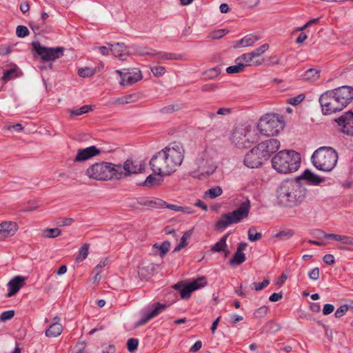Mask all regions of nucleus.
<instances>
[{"label": "nucleus", "mask_w": 353, "mask_h": 353, "mask_svg": "<svg viewBox=\"0 0 353 353\" xmlns=\"http://www.w3.org/2000/svg\"><path fill=\"white\" fill-rule=\"evenodd\" d=\"M276 199L279 205L292 208L301 205L307 198L309 191L299 179L285 180L276 189Z\"/></svg>", "instance_id": "f257e3e1"}, {"label": "nucleus", "mask_w": 353, "mask_h": 353, "mask_svg": "<svg viewBox=\"0 0 353 353\" xmlns=\"http://www.w3.org/2000/svg\"><path fill=\"white\" fill-rule=\"evenodd\" d=\"M353 100V88L343 85L327 90L319 97L322 113L324 115L341 111Z\"/></svg>", "instance_id": "f03ea898"}, {"label": "nucleus", "mask_w": 353, "mask_h": 353, "mask_svg": "<svg viewBox=\"0 0 353 353\" xmlns=\"http://www.w3.org/2000/svg\"><path fill=\"white\" fill-rule=\"evenodd\" d=\"M301 165V155L292 150H283L272 159V168L279 173L288 174L296 171Z\"/></svg>", "instance_id": "7ed1b4c3"}, {"label": "nucleus", "mask_w": 353, "mask_h": 353, "mask_svg": "<svg viewBox=\"0 0 353 353\" xmlns=\"http://www.w3.org/2000/svg\"><path fill=\"white\" fill-rule=\"evenodd\" d=\"M117 164L100 161L94 163L85 170V175L97 181L121 179V172L117 169Z\"/></svg>", "instance_id": "20e7f679"}, {"label": "nucleus", "mask_w": 353, "mask_h": 353, "mask_svg": "<svg viewBox=\"0 0 353 353\" xmlns=\"http://www.w3.org/2000/svg\"><path fill=\"white\" fill-rule=\"evenodd\" d=\"M337 160L338 154L331 147H321L312 156L314 166L324 172L331 171L335 167Z\"/></svg>", "instance_id": "39448f33"}, {"label": "nucleus", "mask_w": 353, "mask_h": 353, "mask_svg": "<svg viewBox=\"0 0 353 353\" xmlns=\"http://www.w3.org/2000/svg\"><path fill=\"white\" fill-rule=\"evenodd\" d=\"M250 209V201L247 199L236 210L223 214L215 225L216 230H221L231 224L239 223L248 216Z\"/></svg>", "instance_id": "423d86ee"}, {"label": "nucleus", "mask_w": 353, "mask_h": 353, "mask_svg": "<svg viewBox=\"0 0 353 353\" xmlns=\"http://www.w3.org/2000/svg\"><path fill=\"white\" fill-rule=\"evenodd\" d=\"M284 127L283 117L275 114H267L261 117L258 123L260 133L265 137L276 136Z\"/></svg>", "instance_id": "0eeeda50"}, {"label": "nucleus", "mask_w": 353, "mask_h": 353, "mask_svg": "<svg viewBox=\"0 0 353 353\" xmlns=\"http://www.w3.org/2000/svg\"><path fill=\"white\" fill-rule=\"evenodd\" d=\"M165 152V157L170 174L174 172L176 168L180 166L184 159L185 150L183 145L179 143H172L165 148H163Z\"/></svg>", "instance_id": "6e6552de"}, {"label": "nucleus", "mask_w": 353, "mask_h": 353, "mask_svg": "<svg viewBox=\"0 0 353 353\" xmlns=\"http://www.w3.org/2000/svg\"><path fill=\"white\" fill-rule=\"evenodd\" d=\"M32 46L36 54L43 61H54L63 56L64 48H48L43 46L39 41H33Z\"/></svg>", "instance_id": "1a4fd4ad"}, {"label": "nucleus", "mask_w": 353, "mask_h": 353, "mask_svg": "<svg viewBox=\"0 0 353 353\" xmlns=\"http://www.w3.org/2000/svg\"><path fill=\"white\" fill-rule=\"evenodd\" d=\"M163 149L156 153L150 161V165L153 172L159 176L170 175Z\"/></svg>", "instance_id": "9d476101"}, {"label": "nucleus", "mask_w": 353, "mask_h": 353, "mask_svg": "<svg viewBox=\"0 0 353 353\" xmlns=\"http://www.w3.org/2000/svg\"><path fill=\"white\" fill-rule=\"evenodd\" d=\"M116 167L117 170H120L118 172H121V179H122L130 176L132 174L143 172L145 170V164L142 161L138 163L132 159H128L123 163V165L118 163Z\"/></svg>", "instance_id": "9b49d317"}, {"label": "nucleus", "mask_w": 353, "mask_h": 353, "mask_svg": "<svg viewBox=\"0 0 353 353\" xmlns=\"http://www.w3.org/2000/svg\"><path fill=\"white\" fill-rule=\"evenodd\" d=\"M168 307V305L155 302L144 311L141 318L136 323L135 327H139L146 324L150 319L158 316Z\"/></svg>", "instance_id": "f8f14e48"}, {"label": "nucleus", "mask_w": 353, "mask_h": 353, "mask_svg": "<svg viewBox=\"0 0 353 353\" xmlns=\"http://www.w3.org/2000/svg\"><path fill=\"white\" fill-rule=\"evenodd\" d=\"M266 159L263 156L257 145L251 149L245 156L244 165L250 168L260 167Z\"/></svg>", "instance_id": "ddd939ff"}, {"label": "nucleus", "mask_w": 353, "mask_h": 353, "mask_svg": "<svg viewBox=\"0 0 353 353\" xmlns=\"http://www.w3.org/2000/svg\"><path fill=\"white\" fill-rule=\"evenodd\" d=\"M208 154L203 152L195 161L197 170L202 176H209L214 172L216 167L208 160Z\"/></svg>", "instance_id": "4468645a"}, {"label": "nucleus", "mask_w": 353, "mask_h": 353, "mask_svg": "<svg viewBox=\"0 0 353 353\" xmlns=\"http://www.w3.org/2000/svg\"><path fill=\"white\" fill-rule=\"evenodd\" d=\"M266 161L280 148V142L276 139H270L257 145Z\"/></svg>", "instance_id": "2eb2a0df"}, {"label": "nucleus", "mask_w": 353, "mask_h": 353, "mask_svg": "<svg viewBox=\"0 0 353 353\" xmlns=\"http://www.w3.org/2000/svg\"><path fill=\"white\" fill-rule=\"evenodd\" d=\"M206 284L207 281L205 276H201L197 280L193 281L188 284H183L180 292L181 299H189L194 291L204 287Z\"/></svg>", "instance_id": "dca6fc26"}, {"label": "nucleus", "mask_w": 353, "mask_h": 353, "mask_svg": "<svg viewBox=\"0 0 353 353\" xmlns=\"http://www.w3.org/2000/svg\"><path fill=\"white\" fill-rule=\"evenodd\" d=\"M341 127V131L353 137V112L347 111L335 120Z\"/></svg>", "instance_id": "f3484780"}, {"label": "nucleus", "mask_w": 353, "mask_h": 353, "mask_svg": "<svg viewBox=\"0 0 353 353\" xmlns=\"http://www.w3.org/2000/svg\"><path fill=\"white\" fill-rule=\"evenodd\" d=\"M101 153V151L95 145H92L83 149H79L73 161L83 162L94 157L99 155Z\"/></svg>", "instance_id": "a211bd4d"}, {"label": "nucleus", "mask_w": 353, "mask_h": 353, "mask_svg": "<svg viewBox=\"0 0 353 353\" xmlns=\"http://www.w3.org/2000/svg\"><path fill=\"white\" fill-rule=\"evenodd\" d=\"M248 134L245 132V129L242 128H236L231 135L230 139L232 143L239 147L247 148L246 143H250L249 138H246Z\"/></svg>", "instance_id": "6ab92c4d"}, {"label": "nucleus", "mask_w": 353, "mask_h": 353, "mask_svg": "<svg viewBox=\"0 0 353 353\" xmlns=\"http://www.w3.org/2000/svg\"><path fill=\"white\" fill-rule=\"evenodd\" d=\"M121 77V84L123 85H132L139 80L141 79L142 74L141 72L135 69L132 72H122L121 71L117 70Z\"/></svg>", "instance_id": "aec40b11"}, {"label": "nucleus", "mask_w": 353, "mask_h": 353, "mask_svg": "<svg viewBox=\"0 0 353 353\" xmlns=\"http://www.w3.org/2000/svg\"><path fill=\"white\" fill-rule=\"evenodd\" d=\"M18 225L14 221H4L0 223V240L12 236L18 230Z\"/></svg>", "instance_id": "412c9836"}, {"label": "nucleus", "mask_w": 353, "mask_h": 353, "mask_svg": "<svg viewBox=\"0 0 353 353\" xmlns=\"http://www.w3.org/2000/svg\"><path fill=\"white\" fill-rule=\"evenodd\" d=\"M107 45L110 47V50L112 54L121 60H124V57L131 53L132 48L130 46H125L123 43H117L114 45L107 43Z\"/></svg>", "instance_id": "4be33fe9"}, {"label": "nucleus", "mask_w": 353, "mask_h": 353, "mask_svg": "<svg viewBox=\"0 0 353 353\" xmlns=\"http://www.w3.org/2000/svg\"><path fill=\"white\" fill-rule=\"evenodd\" d=\"M25 280L26 279L21 276H16L11 279L8 283L9 291L6 294V297H11L16 294L26 284Z\"/></svg>", "instance_id": "5701e85b"}, {"label": "nucleus", "mask_w": 353, "mask_h": 353, "mask_svg": "<svg viewBox=\"0 0 353 353\" xmlns=\"http://www.w3.org/2000/svg\"><path fill=\"white\" fill-rule=\"evenodd\" d=\"M248 244L245 242H241L237 247L236 252L233 255L232 258L230 260V265H239L246 260L245 254L243 252Z\"/></svg>", "instance_id": "b1692460"}, {"label": "nucleus", "mask_w": 353, "mask_h": 353, "mask_svg": "<svg viewBox=\"0 0 353 353\" xmlns=\"http://www.w3.org/2000/svg\"><path fill=\"white\" fill-rule=\"evenodd\" d=\"M296 179H299L300 183H302L301 181L303 180H306L309 183L312 185H319V183L325 181L324 179L321 178L309 170H305L301 175Z\"/></svg>", "instance_id": "393cba45"}, {"label": "nucleus", "mask_w": 353, "mask_h": 353, "mask_svg": "<svg viewBox=\"0 0 353 353\" xmlns=\"http://www.w3.org/2000/svg\"><path fill=\"white\" fill-rule=\"evenodd\" d=\"M53 320L54 322L49 326V327L46 331V336L48 337H56L59 336L63 331V326L59 321V318L58 316H55Z\"/></svg>", "instance_id": "a878e982"}, {"label": "nucleus", "mask_w": 353, "mask_h": 353, "mask_svg": "<svg viewBox=\"0 0 353 353\" xmlns=\"http://www.w3.org/2000/svg\"><path fill=\"white\" fill-rule=\"evenodd\" d=\"M321 70L317 68H310L307 70L303 74L302 79L306 81H315L320 77Z\"/></svg>", "instance_id": "bb28decb"}, {"label": "nucleus", "mask_w": 353, "mask_h": 353, "mask_svg": "<svg viewBox=\"0 0 353 353\" xmlns=\"http://www.w3.org/2000/svg\"><path fill=\"white\" fill-rule=\"evenodd\" d=\"M193 232V229H190L188 231H185L182 236L180 243L174 248L173 252H179L182 248L186 247L188 245V239H189Z\"/></svg>", "instance_id": "cd10ccee"}, {"label": "nucleus", "mask_w": 353, "mask_h": 353, "mask_svg": "<svg viewBox=\"0 0 353 353\" xmlns=\"http://www.w3.org/2000/svg\"><path fill=\"white\" fill-rule=\"evenodd\" d=\"M163 181V179L161 178H157L153 174H150L147 176L145 181H143L142 183H141V185L145 186V187H153L154 185H159L161 184Z\"/></svg>", "instance_id": "c85d7f7f"}, {"label": "nucleus", "mask_w": 353, "mask_h": 353, "mask_svg": "<svg viewBox=\"0 0 353 353\" xmlns=\"http://www.w3.org/2000/svg\"><path fill=\"white\" fill-rule=\"evenodd\" d=\"M229 235L230 234L228 233L221 237V239L213 245L212 250L216 252L225 251V248H227L226 240Z\"/></svg>", "instance_id": "c756f323"}, {"label": "nucleus", "mask_w": 353, "mask_h": 353, "mask_svg": "<svg viewBox=\"0 0 353 353\" xmlns=\"http://www.w3.org/2000/svg\"><path fill=\"white\" fill-rule=\"evenodd\" d=\"M131 48V53L130 54H134L137 55H149V56H154L155 55V50L150 49V51H146L148 48L146 47L141 48V47H132Z\"/></svg>", "instance_id": "7c9ffc66"}, {"label": "nucleus", "mask_w": 353, "mask_h": 353, "mask_svg": "<svg viewBox=\"0 0 353 353\" xmlns=\"http://www.w3.org/2000/svg\"><path fill=\"white\" fill-rule=\"evenodd\" d=\"M61 234V230L57 228H46L43 230L42 236L45 238L53 239L59 236Z\"/></svg>", "instance_id": "2f4dec72"}, {"label": "nucleus", "mask_w": 353, "mask_h": 353, "mask_svg": "<svg viewBox=\"0 0 353 353\" xmlns=\"http://www.w3.org/2000/svg\"><path fill=\"white\" fill-rule=\"evenodd\" d=\"M155 55L158 54L159 56V59L162 60H179L182 59V56L180 54H176L174 53H168V52H157L155 50L154 52Z\"/></svg>", "instance_id": "473e14b6"}, {"label": "nucleus", "mask_w": 353, "mask_h": 353, "mask_svg": "<svg viewBox=\"0 0 353 353\" xmlns=\"http://www.w3.org/2000/svg\"><path fill=\"white\" fill-rule=\"evenodd\" d=\"M248 239L252 241H259L262 239V234L258 232L256 227H251L248 232Z\"/></svg>", "instance_id": "72a5a7b5"}, {"label": "nucleus", "mask_w": 353, "mask_h": 353, "mask_svg": "<svg viewBox=\"0 0 353 353\" xmlns=\"http://www.w3.org/2000/svg\"><path fill=\"white\" fill-rule=\"evenodd\" d=\"M223 193V190L221 187L215 186L209 189L205 192V196L209 197L211 199H215L217 196L221 195Z\"/></svg>", "instance_id": "f704fd0d"}, {"label": "nucleus", "mask_w": 353, "mask_h": 353, "mask_svg": "<svg viewBox=\"0 0 353 353\" xmlns=\"http://www.w3.org/2000/svg\"><path fill=\"white\" fill-rule=\"evenodd\" d=\"M89 244L85 243L82 245L79 251V254L76 257L77 262H81L86 259L88 254Z\"/></svg>", "instance_id": "c9c22d12"}, {"label": "nucleus", "mask_w": 353, "mask_h": 353, "mask_svg": "<svg viewBox=\"0 0 353 353\" xmlns=\"http://www.w3.org/2000/svg\"><path fill=\"white\" fill-rule=\"evenodd\" d=\"M153 247L154 248L159 249L160 251V256L163 258L169 251L170 248V243L168 241H165L161 245L155 243Z\"/></svg>", "instance_id": "e433bc0d"}, {"label": "nucleus", "mask_w": 353, "mask_h": 353, "mask_svg": "<svg viewBox=\"0 0 353 353\" xmlns=\"http://www.w3.org/2000/svg\"><path fill=\"white\" fill-rule=\"evenodd\" d=\"M91 110H92L91 105H85L78 109L70 110L69 112L71 116L77 117V116L82 115L83 114L87 113Z\"/></svg>", "instance_id": "4c0bfd02"}, {"label": "nucleus", "mask_w": 353, "mask_h": 353, "mask_svg": "<svg viewBox=\"0 0 353 353\" xmlns=\"http://www.w3.org/2000/svg\"><path fill=\"white\" fill-rule=\"evenodd\" d=\"M294 234V231L292 229L283 230L274 235L275 238L281 239L282 240H287L292 237Z\"/></svg>", "instance_id": "58836bf2"}, {"label": "nucleus", "mask_w": 353, "mask_h": 353, "mask_svg": "<svg viewBox=\"0 0 353 353\" xmlns=\"http://www.w3.org/2000/svg\"><path fill=\"white\" fill-rule=\"evenodd\" d=\"M221 73V69L218 67L210 68L206 70L203 74L205 78L208 79H212L217 77Z\"/></svg>", "instance_id": "ea45409f"}, {"label": "nucleus", "mask_w": 353, "mask_h": 353, "mask_svg": "<svg viewBox=\"0 0 353 353\" xmlns=\"http://www.w3.org/2000/svg\"><path fill=\"white\" fill-rule=\"evenodd\" d=\"M245 67V65L244 63H242L241 62H239L235 65H231L226 68V72L228 74H234V73H239L242 72Z\"/></svg>", "instance_id": "a19ab883"}, {"label": "nucleus", "mask_w": 353, "mask_h": 353, "mask_svg": "<svg viewBox=\"0 0 353 353\" xmlns=\"http://www.w3.org/2000/svg\"><path fill=\"white\" fill-rule=\"evenodd\" d=\"M270 281L268 279H265L261 283L254 282L250 285L251 290H254L256 291H260L265 288H266Z\"/></svg>", "instance_id": "79ce46f5"}, {"label": "nucleus", "mask_w": 353, "mask_h": 353, "mask_svg": "<svg viewBox=\"0 0 353 353\" xmlns=\"http://www.w3.org/2000/svg\"><path fill=\"white\" fill-rule=\"evenodd\" d=\"M259 40V37L254 34H248L241 39V42L245 43V47L252 46Z\"/></svg>", "instance_id": "37998d69"}, {"label": "nucleus", "mask_w": 353, "mask_h": 353, "mask_svg": "<svg viewBox=\"0 0 353 353\" xmlns=\"http://www.w3.org/2000/svg\"><path fill=\"white\" fill-rule=\"evenodd\" d=\"M44 25L45 23L43 22L39 23L37 21H30L29 23V26L36 34H40V32L43 30Z\"/></svg>", "instance_id": "c03bdc74"}, {"label": "nucleus", "mask_w": 353, "mask_h": 353, "mask_svg": "<svg viewBox=\"0 0 353 353\" xmlns=\"http://www.w3.org/2000/svg\"><path fill=\"white\" fill-rule=\"evenodd\" d=\"M228 32V31L225 29H219L210 32L208 37L213 40L219 39L225 36Z\"/></svg>", "instance_id": "a18cd8bd"}, {"label": "nucleus", "mask_w": 353, "mask_h": 353, "mask_svg": "<svg viewBox=\"0 0 353 353\" xmlns=\"http://www.w3.org/2000/svg\"><path fill=\"white\" fill-rule=\"evenodd\" d=\"M158 202H159V208H167L170 210L176 211V212H180L181 210H182V206H179V205H174V204H169L163 200H159Z\"/></svg>", "instance_id": "49530a36"}, {"label": "nucleus", "mask_w": 353, "mask_h": 353, "mask_svg": "<svg viewBox=\"0 0 353 353\" xmlns=\"http://www.w3.org/2000/svg\"><path fill=\"white\" fill-rule=\"evenodd\" d=\"M318 233H321L322 236H323L324 238L336 241H341L342 235L332 234V233H326L323 230H317Z\"/></svg>", "instance_id": "de8ad7c7"}, {"label": "nucleus", "mask_w": 353, "mask_h": 353, "mask_svg": "<svg viewBox=\"0 0 353 353\" xmlns=\"http://www.w3.org/2000/svg\"><path fill=\"white\" fill-rule=\"evenodd\" d=\"M269 48V45L268 43H265L261 46L259 48H257L254 51L251 52V56L255 57L256 58L259 57L263 53H264Z\"/></svg>", "instance_id": "09e8293b"}, {"label": "nucleus", "mask_w": 353, "mask_h": 353, "mask_svg": "<svg viewBox=\"0 0 353 353\" xmlns=\"http://www.w3.org/2000/svg\"><path fill=\"white\" fill-rule=\"evenodd\" d=\"M255 58H256L255 57H252L251 52H250V53L243 54L240 57H237L236 59V61H245V63L244 65H245V66H247V65L250 66V63H252L253 59H255Z\"/></svg>", "instance_id": "8fccbe9b"}, {"label": "nucleus", "mask_w": 353, "mask_h": 353, "mask_svg": "<svg viewBox=\"0 0 353 353\" xmlns=\"http://www.w3.org/2000/svg\"><path fill=\"white\" fill-rule=\"evenodd\" d=\"M280 63V59L276 55L270 56L267 59H265L264 65L265 66H271L279 65Z\"/></svg>", "instance_id": "3c124183"}, {"label": "nucleus", "mask_w": 353, "mask_h": 353, "mask_svg": "<svg viewBox=\"0 0 353 353\" xmlns=\"http://www.w3.org/2000/svg\"><path fill=\"white\" fill-rule=\"evenodd\" d=\"M138 345H139L138 339H134V338H131V339H128L127 341L128 350L130 352L135 351L138 347Z\"/></svg>", "instance_id": "603ef678"}, {"label": "nucleus", "mask_w": 353, "mask_h": 353, "mask_svg": "<svg viewBox=\"0 0 353 353\" xmlns=\"http://www.w3.org/2000/svg\"><path fill=\"white\" fill-rule=\"evenodd\" d=\"M16 34L18 37L23 38L29 34V30L26 26L20 25L17 27Z\"/></svg>", "instance_id": "864d4df0"}, {"label": "nucleus", "mask_w": 353, "mask_h": 353, "mask_svg": "<svg viewBox=\"0 0 353 353\" xmlns=\"http://www.w3.org/2000/svg\"><path fill=\"white\" fill-rule=\"evenodd\" d=\"M180 108L179 105H169L161 108L160 112L162 114H170L179 110Z\"/></svg>", "instance_id": "5fc2aeb1"}, {"label": "nucleus", "mask_w": 353, "mask_h": 353, "mask_svg": "<svg viewBox=\"0 0 353 353\" xmlns=\"http://www.w3.org/2000/svg\"><path fill=\"white\" fill-rule=\"evenodd\" d=\"M268 310L269 308L267 306L263 305L256 310L254 311V315L256 318L261 319L264 317L267 314Z\"/></svg>", "instance_id": "6e6d98bb"}, {"label": "nucleus", "mask_w": 353, "mask_h": 353, "mask_svg": "<svg viewBox=\"0 0 353 353\" xmlns=\"http://www.w3.org/2000/svg\"><path fill=\"white\" fill-rule=\"evenodd\" d=\"M14 316V310H7L0 314V321L5 322L12 319Z\"/></svg>", "instance_id": "4d7b16f0"}, {"label": "nucleus", "mask_w": 353, "mask_h": 353, "mask_svg": "<svg viewBox=\"0 0 353 353\" xmlns=\"http://www.w3.org/2000/svg\"><path fill=\"white\" fill-rule=\"evenodd\" d=\"M16 72H17V70L15 68H11V69L4 71L3 74L1 77V79L4 82H6V81L10 80L11 79H12L14 74Z\"/></svg>", "instance_id": "13d9d810"}, {"label": "nucleus", "mask_w": 353, "mask_h": 353, "mask_svg": "<svg viewBox=\"0 0 353 353\" xmlns=\"http://www.w3.org/2000/svg\"><path fill=\"white\" fill-rule=\"evenodd\" d=\"M151 71L156 77H161L165 72V68L163 66H154L151 68Z\"/></svg>", "instance_id": "bf43d9fd"}, {"label": "nucleus", "mask_w": 353, "mask_h": 353, "mask_svg": "<svg viewBox=\"0 0 353 353\" xmlns=\"http://www.w3.org/2000/svg\"><path fill=\"white\" fill-rule=\"evenodd\" d=\"M348 310V306L343 305L340 306L335 312L334 316L336 318H340L343 316Z\"/></svg>", "instance_id": "052dcab7"}, {"label": "nucleus", "mask_w": 353, "mask_h": 353, "mask_svg": "<svg viewBox=\"0 0 353 353\" xmlns=\"http://www.w3.org/2000/svg\"><path fill=\"white\" fill-rule=\"evenodd\" d=\"M78 74L81 77H89L93 75V72L89 68H80Z\"/></svg>", "instance_id": "680f3d73"}, {"label": "nucleus", "mask_w": 353, "mask_h": 353, "mask_svg": "<svg viewBox=\"0 0 353 353\" xmlns=\"http://www.w3.org/2000/svg\"><path fill=\"white\" fill-rule=\"evenodd\" d=\"M304 99L305 95L303 94H301L297 95L296 97L291 98L289 101V103L293 105H296L299 104L301 101H303Z\"/></svg>", "instance_id": "e2e57ef3"}, {"label": "nucleus", "mask_w": 353, "mask_h": 353, "mask_svg": "<svg viewBox=\"0 0 353 353\" xmlns=\"http://www.w3.org/2000/svg\"><path fill=\"white\" fill-rule=\"evenodd\" d=\"M308 276L310 279L316 281L319 278V268H314L308 272Z\"/></svg>", "instance_id": "0e129e2a"}, {"label": "nucleus", "mask_w": 353, "mask_h": 353, "mask_svg": "<svg viewBox=\"0 0 353 353\" xmlns=\"http://www.w3.org/2000/svg\"><path fill=\"white\" fill-rule=\"evenodd\" d=\"M323 261L325 264H327L330 265H333L335 262L334 256L330 254H327L324 255V256L323 258Z\"/></svg>", "instance_id": "69168bd1"}, {"label": "nucleus", "mask_w": 353, "mask_h": 353, "mask_svg": "<svg viewBox=\"0 0 353 353\" xmlns=\"http://www.w3.org/2000/svg\"><path fill=\"white\" fill-rule=\"evenodd\" d=\"M218 85L215 83L205 84L201 87L202 92H210L217 89Z\"/></svg>", "instance_id": "338daca9"}, {"label": "nucleus", "mask_w": 353, "mask_h": 353, "mask_svg": "<svg viewBox=\"0 0 353 353\" xmlns=\"http://www.w3.org/2000/svg\"><path fill=\"white\" fill-rule=\"evenodd\" d=\"M334 306L332 304L327 303L323 306V314L324 315H328L334 312Z\"/></svg>", "instance_id": "774afa93"}]
</instances>
